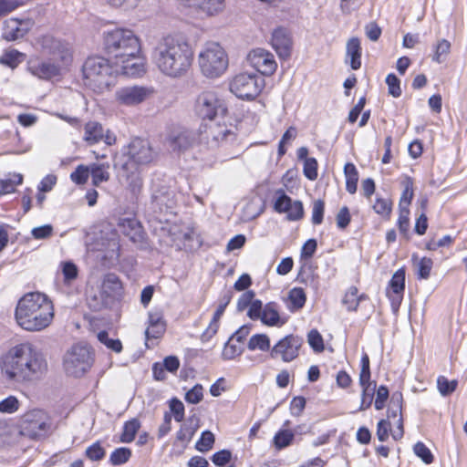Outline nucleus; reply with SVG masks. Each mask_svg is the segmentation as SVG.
Wrapping results in <instances>:
<instances>
[{
    "mask_svg": "<svg viewBox=\"0 0 467 467\" xmlns=\"http://www.w3.org/2000/svg\"><path fill=\"white\" fill-rule=\"evenodd\" d=\"M248 348L250 350L259 349L267 351L270 349V339L265 334H256L251 337L248 342Z\"/></svg>",
    "mask_w": 467,
    "mask_h": 467,
    "instance_id": "obj_39",
    "label": "nucleus"
},
{
    "mask_svg": "<svg viewBox=\"0 0 467 467\" xmlns=\"http://www.w3.org/2000/svg\"><path fill=\"white\" fill-rule=\"evenodd\" d=\"M122 157L126 161L118 159L116 166H121L125 171L131 170L140 165H146L151 162L155 157V152L146 139L134 138L129 145L123 149Z\"/></svg>",
    "mask_w": 467,
    "mask_h": 467,
    "instance_id": "obj_7",
    "label": "nucleus"
},
{
    "mask_svg": "<svg viewBox=\"0 0 467 467\" xmlns=\"http://www.w3.org/2000/svg\"><path fill=\"white\" fill-rule=\"evenodd\" d=\"M386 83L389 95L394 98H399L401 95L400 81L394 74H389L387 76Z\"/></svg>",
    "mask_w": 467,
    "mask_h": 467,
    "instance_id": "obj_61",
    "label": "nucleus"
},
{
    "mask_svg": "<svg viewBox=\"0 0 467 467\" xmlns=\"http://www.w3.org/2000/svg\"><path fill=\"white\" fill-rule=\"evenodd\" d=\"M272 46L281 58L285 59L290 57L292 40L286 29L277 28L274 31Z\"/></svg>",
    "mask_w": 467,
    "mask_h": 467,
    "instance_id": "obj_24",
    "label": "nucleus"
},
{
    "mask_svg": "<svg viewBox=\"0 0 467 467\" xmlns=\"http://www.w3.org/2000/svg\"><path fill=\"white\" fill-rule=\"evenodd\" d=\"M287 219L290 221H296L303 217L304 208L300 201H293L286 212Z\"/></svg>",
    "mask_w": 467,
    "mask_h": 467,
    "instance_id": "obj_62",
    "label": "nucleus"
},
{
    "mask_svg": "<svg viewBox=\"0 0 467 467\" xmlns=\"http://www.w3.org/2000/svg\"><path fill=\"white\" fill-rule=\"evenodd\" d=\"M457 380H449L444 376H440L437 379V387L441 396H448L451 394L457 388Z\"/></svg>",
    "mask_w": 467,
    "mask_h": 467,
    "instance_id": "obj_44",
    "label": "nucleus"
},
{
    "mask_svg": "<svg viewBox=\"0 0 467 467\" xmlns=\"http://www.w3.org/2000/svg\"><path fill=\"white\" fill-rule=\"evenodd\" d=\"M109 163H94L90 165V175L95 186H99L101 182H107L109 179Z\"/></svg>",
    "mask_w": 467,
    "mask_h": 467,
    "instance_id": "obj_30",
    "label": "nucleus"
},
{
    "mask_svg": "<svg viewBox=\"0 0 467 467\" xmlns=\"http://www.w3.org/2000/svg\"><path fill=\"white\" fill-rule=\"evenodd\" d=\"M277 197L274 203V208L277 213H285L288 211L292 203V199L285 193L283 190L276 192Z\"/></svg>",
    "mask_w": 467,
    "mask_h": 467,
    "instance_id": "obj_49",
    "label": "nucleus"
},
{
    "mask_svg": "<svg viewBox=\"0 0 467 467\" xmlns=\"http://www.w3.org/2000/svg\"><path fill=\"white\" fill-rule=\"evenodd\" d=\"M25 58V55L23 53L18 52L16 49L6 50L0 57V63L3 65H6L12 68L18 66Z\"/></svg>",
    "mask_w": 467,
    "mask_h": 467,
    "instance_id": "obj_37",
    "label": "nucleus"
},
{
    "mask_svg": "<svg viewBox=\"0 0 467 467\" xmlns=\"http://www.w3.org/2000/svg\"><path fill=\"white\" fill-rule=\"evenodd\" d=\"M166 330V323L161 312L149 314V326L145 331L146 339L160 338Z\"/></svg>",
    "mask_w": 467,
    "mask_h": 467,
    "instance_id": "obj_26",
    "label": "nucleus"
},
{
    "mask_svg": "<svg viewBox=\"0 0 467 467\" xmlns=\"http://www.w3.org/2000/svg\"><path fill=\"white\" fill-rule=\"evenodd\" d=\"M347 57L350 59L352 69L357 70L361 67V47L358 37H352L348 41Z\"/></svg>",
    "mask_w": 467,
    "mask_h": 467,
    "instance_id": "obj_27",
    "label": "nucleus"
},
{
    "mask_svg": "<svg viewBox=\"0 0 467 467\" xmlns=\"http://www.w3.org/2000/svg\"><path fill=\"white\" fill-rule=\"evenodd\" d=\"M3 375L10 381L31 383L41 379L47 371L44 355L31 343L12 347L0 360Z\"/></svg>",
    "mask_w": 467,
    "mask_h": 467,
    "instance_id": "obj_1",
    "label": "nucleus"
},
{
    "mask_svg": "<svg viewBox=\"0 0 467 467\" xmlns=\"http://www.w3.org/2000/svg\"><path fill=\"white\" fill-rule=\"evenodd\" d=\"M414 453L426 464L433 462V455L430 449L421 441H418L413 447Z\"/></svg>",
    "mask_w": 467,
    "mask_h": 467,
    "instance_id": "obj_52",
    "label": "nucleus"
},
{
    "mask_svg": "<svg viewBox=\"0 0 467 467\" xmlns=\"http://www.w3.org/2000/svg\"><path fill=\"white\" fill-rule=\"evenodd\" d=\"M404 189L400 200V208H409L413 198V182L410 178H407L404 182Z\"/></svg>",
    "mask_w": 467,
    "mask_h": 467,
    "instance_id": "obj_46",
    "label": "nucleus"
},
{
    "mask_svg": "<svg viewBox=\"0 0 467 467\" xmlns=\"http://www.w3.org/2000/svg\"><path fill=\"white\" fill-rule=\"evenodd\" d=\"M140 54H131L123 56L121 58L112 61L115 75H124L127 77H139L145 71L143 59Z\"/></svg>",
    "mask_w": 467,
    "mask_h": 467,
    "instance_id": "obj_18",
    "label": "nucleus"
},
{
    "mask_svg": "<svg viewBox=\"0 0 467 467\" xmlns=\"http://www.w3.org/2000/svg\"><path fill=\"white\" fill-rule=\"evenodd\" d=\"M20 408V401L15 396H8L0 401V413L12 414Z\"/></svg>",
    "mask_w": 467,
    "mask_h": 467,
    "instance_id": "obj_43",
    "label": "nucleus"
},
{
    "mask_svg": "<svg viewBox=\"0 0 467 467\" xmlns=\"http://www.w3.org/2000/svg\"><path fill=\"white\" fill-rule=\"evenodd\" d=\"M131 451L128 448L116 449L109 457V461L113 465H120L129 461Z\"/></svg>",
    "mask_w": 467,
    "mask_h": 467,
    "instance_id": "obj_51",
    "label": "nucleus"
},
{
    "mask_svg": "<svg viewBox=\"0 0 467 467\" xmlns=\"http://www.w3.org/2000/svg\"><path fill=\"white\" fill-rule=\"evenodd\" d=\"M344 173L346 177V189L353 194L357 191V184L358 181V172L353 163L348 162L344 167Z\"/></svg>",
    "mask_w": 467,
    "mask_h": 467,
    "instance_id": "obj_31",
    "label": "nucleus"
},
{
    "mask_svg": "<svg viewBox=\"0 0 467 467\" xmlns=\"http://www.w3.org/2000/svg\"><path fill=\"white\" fill-rule=\"evenodd\" d=\"M198 65L204 77L217 78L223 76L228 67V55L218 42L209 41L202 46L198 54Z\"/></svg>",
    "mask_w": 467,
    "mask_h": 467,
    "instance_id": "obj_6",
    "label": "nucleus"
},
{
    "mask_svg": "<svg viewBox=\"0 0 467 467\" xmlns=\"http://www.w3.org/2000/svg\"><path fill=\"white\" fill-rule=\"evenodd\" d=\"M105 449L99 441H96L86 449L85 455L90 461H100L105 457Z\"/></svg>",
    "mask_w": 467,
    "mask_h": 467,
    "instance_id": "obj_50",
    "label": "nucleus"
},
{
    "mask_svg": "<svg viewBox=\"0 0 467 467\" xmlns=\"http://www.w3.org/2000/svg\"><path fill=\"white\" fill-rule=\"evenodd\" d=\"M432 265V260L428 257H423L418 260L415 259L414 265L419 278L427 279L430 276Z\"/></svg>",
    "mask_w": 467,
    "mask_h": 467,
    "instance_id": "obj_41",
    "label": "nucleus"
},
{
    "mask_svg": "<svg viewBox=\"0 0 467 467\" xmlns=\"http://www.w3.org/2000/svg\"><path fill=\"white\" fill-rule=\"evenodd\" d=\"M247 60L262 75L271 76L277 68L274 55L264 48H255L250 51Z\"/></svg>",
    "mask_w": 467,
    "mask_h": 467,
    "instance_id": "obj_17",
    "label": "nucleus"
},
{
    "mask_svg": "<svg viewBox=\"0 0 467 467\" xmlns=\"http://www.w3.org/2000/svg\"><path fill=\"white\" fill-rule=\"evenodd\" d=\"M225 311V307L219 304L212 321L210 322L206 330L202 334L201 340L208 342L218 331L220 319Z\"/></svg>",
    "mask_w": 467,
    "mask_h": 467,
    "instance_id": "obj_28",
    "label": "nucleus"
},
{
    "mask_svg": "<svg viewBox=\"0 0 467 467\" xmlns=\"http://www.w3.org/2000/svg\"><path fill=\"white\" fill-rule=\"evenodd\" d=\"M325 212V202L322 200H316L312 205V218L313 224H320L323 222Z\"/></svg>",
    "mask_w": 467,
    "mask_h": 467,
    "instance_id": "obj_57",
    "label": "nucleus"
},
{
    "mask_svg": "<svg viewBox=\"0 0 467 467\" xmlns=\"http://www.w3.org/2000/svg\"><path fill=\"white\" fill-rule=\"evenodd\" d=\"M433 48L434 54L432 56V60L441 64L445 61L451 51V43L446 39H440Z\"/></svg>",
    "mask_w": 467,
    "mask_h": 467,
    "instance_id": "obj_36",
    "label": "nucleus"
},
{
    "mask_svg": "<svg viewBox=\"0 0 467 467\" xmlns=\"http://www.w3.org/2000/svg\"><path fill=\"white\" fill-rule=\"evenodd\" d=\"M203 398V388L201 384L194 385L185 393V400L190 404H198Z\"/></svg>",
    "mask_w": 467,
    "mask_h": 467,
    "instance_id": "obj_53",
    "label": "nucleus"
},
{
    "mask_svg": "<svg viewBox=\"0 0 467 467\" xmlns=\"http://www.w3.org/2000/svg\"><path fill=\"white\" fill-rule=\"evenodd\" d=\"M21 435L30 439L44 436L47 430V416L41 410H33L25 413L19 423Z\"/></svg>",
    "mask_w": 467,
    "mask_h": 467,
    "instance_id": "obj_13",
    "label": "nucleus"
},
{
    "mask_svg": "<svg viewBox=\"0 0 467 467\" xmlns=\"http://www.w3.org/2000/svg\"><path fill=\"white\" fill-rule=\"evenodd\" d=\"M358 288L351 286L348 288L343 298V304L347 306L349 311L357 310L359 304V297L358 296Z\"/></svg>",
    "mask_w": 467,
    "mask_h": 467,
    "instance_id": "obj_48",
    "label": "nucleus"
},
{
    "mask_svg": "<svg viewBox=\"0 0 467 467\" xmlns=\"http://www.w3.org/2000/svg\"><path fill=\"white\" fill-rule=\"evenodd\" d=\"M307 341L314 351L322 352L324 350L323 337L317 329H312L308 333Z\"/></svg>",
    "mask_w": 467,
    "mask_h": 467,
    "instance_id": "obj_56",
    "label": "nucleus"
},
{
    "mask_svg": "<svg viewBox=\"0 0 467 467\" xmlns=\"http://www.w3.org/2000/svg\"><path fill=\"white\" fill-rule=\"evenodd\" d=\"M214 443V435L209 431H203L201 439L196 442V449L200 451H208L212 449L213 444Z\"/></svg>",
    "mask_w": 467,
    "mask_h": 467,
    "instance_id": "obj_55",
    "label": "nucleus"
},
{
    "mask_svg": "<svg viewBox=\"0 0 467 467\" xmlns=\"http://www.w3.org/2000/svg\"><path fill=\"white\" fill-rule=\"evenodd\" d=\"M360 386L362 387V394L359 410H365L372 404L373 397L376 391V383L368 379V381L363 382V384H360Z\"/></svg>",
    "mask_w": 467,
    "mask_h": 467,
    "instance_id": "obj_33",
    "label": "nucleus"
},
{
    "mask_svg": "<svg viewBox=\"0 0 467 467\" xmlns=\"http://www.w3.org/2000/svg\"><path fill=\"white\" fill-rule=\"evenodd\" d=\"M294 439L292 431L285 430L280 431L274 437V443L276 448L283 449L288 446Z\"/></svg>",
    "mask_w": 467,
    "mask_h": 467,
    "instance_id": "obj_54",
    "label": "nucleus"
},
{
    "mask_svg": "<svg viewBox=\"0 0 467 467\" xmlns=\"http://www.w3.org/2000/svg\"><path fill=\"white\" fill-rule=\"evenodd\" d=\"M235 136L232 126L227 125L221 119L206 121L201 126L199 131L200 142L210 149H215L228 141H233L235 140Z\"/></svg>",
    "mask_w": 467,
    "mask_h": 467,
    "instance_id": "obj_9",
    "label": "nucleus"
},
{
    "mask_svg": "<svg viewBox=\"0 0 467 467\" xmlns=\"http://www.w3.org/2000/svg\"><path fill=\"white\" fill-rule=\"evenodd\" d=\"M33 26L30 19L18 20L10 18L4 23L3 37L8 41L23 37Z\"/></svg>",
    "mask_w": 467,
    "mask_h": 467,
    "instance_id": "obj_23",
    "label": "nucleus"
},
{
    "mask_svg": "<svg viewBox=\"0 0 467 467\" xmlns=\"http://www.w3.org/2000/svg\"><path fill=\"white\" fill-rule=\"evenodd\" d=\"M119 227L120 232L128 236L133 243H141L143 231L140 223L134 218H123L119 220Z\"/></svg>",
    "mask_w": 467,
    "mask_h": 467,
    "instance_id": "obj_25",
    "label": "nucleus"
},
{
    "mask_svg": "<svg viewBox=\"0 0 467 467\" xmlns=\"http://www.w3.org/2000/svg\"><path fill=\"white\" fill-rule=\"evenodd\" d=\"M389 286L394 294L400 296L405 288V271L399 269L392 275Z\"/></svg>",
    "mask_w": 467,
    "mask_h": 467,
    "instance_id": "obj_40",
    "label": "nucleus"
},
{
    "mask_svg": "<svg viewBox=\"0 0 467 467\" xmlns=\"http://www.w3.org/2000/svg\"><path fill=\"white\" fill-rule=\"evenodd\" d=\"M261 320L268 326H282L285 322L280 321V316L276 306L274 303L267 304L262 312Z\"/></svg>",
    "mask_w": 467,
    "mask_h": 467,
    "instance_id": "obj_29",
    "label": "nucleus"
},
{
    "mask_svg": "<svg viewBox=\"0 0 467 467\" xmlns=\"http://www.w3.org/2000/svg\"><path fill=\"white\" fill-rule=\"evenodd\" d=\"M121 291L122 284L119 276L112 273L105 275L99 292L100 300L92 306L97 310L107 307L121 296Z\"/></svg>",
    "mask_w": 467,
    "mask_h": 467,
    "instance_id": "obj_14",
    "label": "nucleus"
},
{
    "mask_svg": "<svg viewBox=\"0 0 467 467\" xmlns=\"http://www.w3.org/2000/svg\"><path fill=\"white\" fill-rule=\"evenodd\" d=\"M264 80L256 74L240 73L230 82V90L241 99H254L262 91Z\"/></svg>",
    "mask_w": 467,
    "mask_h": 467,
    "instance_id": "obj_10",
    "label": "nucleus"
},
{
    "mask_svg": "<svg viewBox=\"0 0 467 467\" xmlns=\"http://www.w3.org/2000/svg\"><path fill=\"white\" fill-rule=\"evenodd\" d=\"M373 210L376 213L389 218L392 210V202L388 198H377L373 204Z\"/></svg>",
    "mask_w": 467,
    "mask_h": 467,
    "instance_id": "obj_47",
    "label": "nucleus"
},
{
    "mask_svg": "<svg viewBox=\"0 0 467 467\" xmlns=\"http://www.w3.org/2000/svg\"><path fill=\"white\" fill-rule=\"evenodd\" d=\"M54 306L51 300L39 292L24 295L17 302L15 318L24 330L38 332L48 327L54 319Z\"/></svg>",
    "mask_w": 467,
    "mask_h": 467,
    "instance_id": "obj_3",
    "label": "nucleus"
},
{
    "mask_svg": "<svg viewBox=\"0 0 467 467\" xmlns=\"http://www.w3.org/2000/svg\"><path fill=\"white\" fill-rule=\"evenodd\" d=\"M140 428V422L138 419H132L125 422L120 436V441L125 443L131 442L135 439L136 433Z\"/></svg>",
    "mask_w": 467,
    "mask_h": 467,
    "instance_id": "obj_35",
    "label": "nucleus"
},
{
    "mask_svg": "<svg viewBox=\"0 0 467 467\" xmlns=\"http://www.w3.org/2000/svg\"><path fill=\"white\" fill-rule=\"evenodd\" d=\"M169 407L173 414L174 420L177 422H181L184 419V405L177 398H172L169 402Z\"/></svg>",
    "mask_w": 467,
    "mask_h": 467,
    "instance_id": "obj_58",
    "label": "nucleus"
},
{
    "mask_svg": "<svg viewBox=\"0 0 467 467\" xmlns=\"http://www.w3.org/2000/svg\"><path fill=\"white\" fill-rule=\"evenodd\" d=\"M36 48L44 55L53 56L59 60L62 66H68L72 61V49L67 42L45 35L37 37L35 43Z\"/></svg>",
    "mask_w": 467,
    "mask_h": 467,
    "instance_id": "obj_11",
    "label": "nucleus"
},
{
    "mask_svg": "<svg viewBox=\"0 0 467 467\" xmlns=\"http://www.w3.org/2000/svg\"><path fill=\"white\" fill-rule=\"evenodd\" d=\"M153 90L142 86H128L116 90L115 100L119 105L132 107L145 101Z\"/></svg>",
    "mask_w": 467,
    "mask_h": 467,
    "instance_id": "obj_15",
    "label": "nucleus"
},
{
    "mask_svg": "<svg viewBox=\"0 0 467 467\" xmlns=\"http://www.w3.org/2000/svg\"><path fill=\"white\" fill-rule=\"evenodd\" d=\"M97 337L100 343L105 345L108 348L111 349L116 353H119L122 350V344L119 339L109 338L107 331H100L98 333Z\"/></svg>",
    "mask_w": 467,
    "mask_h": 467,
    "instance_id": "obj_45",
    "label": "nucleus"
},
{
    "mask_svg": "<svg viewBox=\"0 0 467 467\" xmlns=\"http://www.w3.org/2000/svg\"><path fill=\"white\" fill-rule=\"evenodd\" d=\"M195 134L185 128H175L168 135L167 144L175 152L185 151L195 143Z\"/></svg>",
    "mask_w": 467,
    "mask_h": 467,
    "instance_id": "obj_20",
    "label": "nucleus"
},
{
    "mask_svg": "<svg viewBox=\"0 0 467 467\" xmlns=\"http://www.w3.org/2000/svg\"><path fill=\"white\" fill-rule=\"evenodd\" d=\"M89 174H90V166L87 167L84 165H79L75 170V171H73L70 174V178L74 182H76L78 184H83L87 182Z\"/></svg>",
    "mask_w": 467,
    "mask_h": 467,
    "instance_id": "obj_59",
    "label": "nucleus"
},
{
    "mask_svg": "<svg viewBox=\"0 0 467 467\" xmlns=\"http://www.w3.org/2000/svg\"><path fill=\"white\" fill-rule=\"evenodd\" d=\"M402 394L400 392H394L390 399L386 420L391 421L392 420H396L399 417H402Z\"/></svg>",
    "mask_w": 467,
    "mask_h": 467,
    "instance_id": "obj_32",
    "label": "nucleus"
},
{
    "mask_svg": "<svg viewBox=\"0 0 467 467\" xmlns=\"http://www.w3.org/2000/svg\"><path fill=\"white\" fill-rule=\"evenodd\" d=\"M302 342L299 337L288 335L272 348L270 356L272 358H280L284 362H290L298 356Z\"/></svg>",
    "mask_w": 467,
    "mask_h": 467,
    "instance_id": "obj_16",
    "label": "nucleus"
},
{
    "mask_svg": "<svg viewBox=\"0 0 467 467\" xmlns=\"http://www.w3.org/2000/svg\"><path fill=\"white\" fill-rule=\"evenodd\" d=\"M317 161L315 158H310L304 161L303 172L304 175L310 181H315L317 178Z\"/></svg>",
    "mask_w": 467,
    "mask_h": 467,
    "instance_id": "obj_60",
    "label": "nucleus"
},
{
    "mask_svg": "<svg viewBox=\"0 0 467 467\" xmlns=\"http://www.w3.org/2000/svg\"><path fill=\"white\" fill-rule=\"evenodd\" d=\"M84 84L96 92H103L114 84L113 64L103 57H88L82 67Z\"/></svg>",
    "mask_w": 467,
    "mask_h": 467,
    "instance_id": "obj_4",
    "label": "nucleus"
},
{
    "mask_svg": "<svg viewBox=\"0 0 467 467\" xmlns=\"http://www.w3.org/2000/svg\"><path fill=\"white\" fill-rule=\"evenodd\" d=\"M205 17L221 15L225 9V0H179Z\"/></svg>",
    "mask_w": 467,
    "mask_h": 467,
    "instance_id": "obj_21",
    "label": "nucleus"
},
{
    "mask_svg": "<svg viewBox=\"0 0 467 467\" xmlns=\"http://www.w3.org/2000/svg\"><path fill=\"white\" fill-rule=\"evenodd\" d=\"M234 338L231 337L229 341L224 345L223 350V358L224 359L230 360L234 358L237 356H240L243 353L244 347L241 342H234Z\"/></svg>",
    "mask_w": 467,
    "mask_h": 467,
    "instance_id": "obj_38",
    "label": "nucleus"
},
{
    "mask_svg": "<svg viewBox=\"0 0 467 467\" xmlns=\"http://www.w3.org/2000/svg\"><path fill=\"white\" fill-rule=\"evenodd\" d=\"M93 362L91 348L87 345L77 344L64 355L63 368L67 375L79 378L90 369Z\"/></svg>",
    "mask_w": 467,
    "mask_h": 467,
    "instance_id": "obj_8",
    "label": "nucleus"
},
{
    "mask_svg": "<svg viewBox=\"0 0 467 467\" xmlns=\"http://www.w3.org/2000/svg\"><path fill=\"white\" fill-rule=\"evenodd\" d=\"M306 296L303 288L294 287L288 293V301L290 302V310H298L302 308L306 303Z\"/></svg>",
    "mask_w": 467,
    "mask_h": 467,
    "instance_id": "obj_34",
    "label": "nucleus"
},
{
    "mask_svg": "<svg viewBox=\"0 0 467 467\" xmlns=\"http://www.w3.org/2000/svg\"><path fill=\"white\" fill-rule=\"evenodd\" d=\"M103 48L113 61L123 56L140 54V43L131 30L117 27L103 32Z\"/></svg>",
    "mask_w": 467,
    "mask_h": 467,
    "instance_id": "obj_5",
    "label": "nucleus"
},
{
    "mask_svg": "<svg viewBox=\"0 0 467 467\" xmlns=\"http://www.w3.org/2000/svg\"><path fill=\"white\" fill-rule=\"evenodd\" d=\"M84 140L88 145H94L104 141L107 145L116 143V135L109 130H105L102 125L97 121H89L84 126Z\"/></svg>",
    "mask_w": 467,
    "mask_h": 467,
    "instance_id": "obj_19",
    "label": "nucleus"
},
{
    "mask_svg": "<svg viewBox=\"0 0 467 467\" xmlns=\"http://www.w3.org/2000/svg\"><path fill=\"white\" fill-rule=\"evenodd\" d=\"M227 108L224 102L212 91L201 93L195 102L196 114L206 121L223 119Z\"/></svg>",
    "mask_w": 467,
    "mask_h": 467,
    "instance_id": "obj_12",
    "label": "nucleus"
},
{
    "mask_svg": "<svg viewBox=\"0 0 467 467\" xmlns=\"http://www.w3.org/2000/svg\"><path fill=\"white\" fill-rule=\"evenodd\" d=\"M62 64H55L48 61H41L32 58L27 62L28 71L35 77L41 79H50L59 75Z\"/></svg>",
    "mask_w": 467,
    "mask_h": 467,
    "instance_id": "obj_22",
    "label": "nucleus"
},
{
    "mask_svg": "<svg viewBox=\"0 0 467 467\" xmlns=\"http://www.w3.org/2000/svg\"><path fill=\"white\" fill-rule=\"evenodd\" d=\"M391 430V421L380 420L377 426V436L380 441H386Z\"/></svg>",
    "mask_w": 467,
    "mask_h": 467,
    "instance_id": "obj_63",
    "label": "nucleus"
},
{
    "mask_svg": "<svg viewBox=\"0 0 467 467\" xmlns=\"http://www.w3.org/2000/svg\"><path fill=\"white\" fill-rule=\"evenodd\" d=\"M62 273L66 282H71L78 276V267L72 262H66L62 265Z\"/></svg>",
    "mask_w": 467,
    "mask_h": 467,
    "instance_id": "obj_64",
    "label": "nucleus"
},
{
    "mask_svg": "<svg viewBox=\"0 0 467 467\" xmlns=\"http://www.w3.org/2000/svg\"><path fill=\"white\" fill-rule=\"evenodd\" d=\"M150 57L163 76L176 79L187 75L193 61V51L182 36L168 35L157 42Z\"/></svg>",
    "mask_w": 467,
    "mask_h": 467,
    "instance_id": "obj_2",
    "label": "nucleus"
},
{
    "mask_svg": "<svg viewBox=\"0 0 467 467\" xmlns=\"http://www.w3.org/2000/svg\"><path fill=\"white\" fill-rule=\"evenodd\" d=\"M177 227H171L170 232L172 235L173 242H180L185 244L186 242H191L194 240L195 232L193 229L187 227L184 231H177Z\"/></svg>",
    "mask_w": 467,
    "mask_h": 467,
    "instance_id": "obj_42",
    "label": "nucleus"
}]
</instances>
